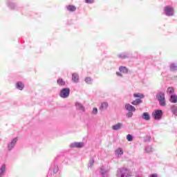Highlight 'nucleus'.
I'll list each match as a JSON object with an SVG mask.
<instances>
[{
  "label": "nucleus",
  "instance_id": "nucleus-32",
  "mask_svg": "<svg viewBox=\"0 0 177 177\" xmlns=\"http://www.w3.org/2000/svg\"><path fill=\"white\" fill-rule=\"evenodd\" d=\"M53 172V174H56L57 172H59V167L57 165L54 166Z\"/></svg>",
  "mask_w": 177,
  "mask_h": 177
},
{
  "label": "nucleus",
  "instance_id": "nucleus-4",
  "mask_svg": "<svg viewBox=\"0 0 177 177\" xmlns=\"http://www.w3.org/2000/svg\"><path fill=\"white\" fill-rule=\"evenodd\" d=\"M162 115L163 112L161 109L155 110L152 113V117L155 121H160V120H162Z\"/></svg>",
  "mask_w": 177,
  "mask_h": 177
},
{
  "label": "nucleus",
  "instance_id": "nucleus-6",
  "mask_svg": "<svg viewBox=\"0 0 177 177\" xmlns=\"http://www.w3.org/2000/svg\"><path fill=\"white\" fill-rule=\"evenodd\" d=\"M17 140H19V138H15L10 142L7 144V149L8 151H12V150L15 149V147L16 146V143H17Z\"/></svg>",
  "mask_w": 177,
  "mask_h": 177
},
{
  "label": "nucleus",
  "instance_id": "nucleus-2",
  "mask_svg": "<svg viewBox=\"0 0 177 177\" xmlns=\"http://www.w3.org/2000/svg\"><path fill=\"white\" fill-rule=\"evenodd\" d=\"M118 177H131L132 174L127 168L122 167L118 169V173L116 174Z\"/></svg>",
  "mask_w": 177,
  "mask_h": 177
},
{
  "label": "nucleus",
  "instance_id": "nucleus-29",
  "mask_svg": "<svg viewBox=\"0 0 177 177\" xmlns=\"http://www.w3.org/2000/svg\"><path fill=\"white\" fill-rule=\"evenodd\" d=\"M171 111L174 115L177 116V104L173 105L171 106Z\"/></svg>",
  "mask_w": 177,
  "mask_h": 177
},
{
  "label": "nucleus",
  "instance_id": "nucleus-9",
  "mask_svg": "<svg viewBox=\"0 0 177 177\" xmlns=\"http://www.w3.org/2000/svg\"><path fill=\"white\" fill-rule=\"evenodd\" d=\"M85 146V144L82 142H75L70 144L71 149H82Z\"/></svg>",
  "mask_w": 177,
  "mask_h": 177
},
{
  "label": "nucleus",
  "instance_id": "nucleus-34",
  "mask_svg": "<svg viewBox=\"0 0 177 177\" xmlns=\"http://www.w3.org/2000/svg\"><path fill=\"white\" fill-rule=\"evenodd\" d=\"M92 114H93L94 115H96V114H97V108L96 107L93 108L92 111Z\"/></svg>",
  "mask_w": 177,
  "mask_h": 177
},
{
  "label": "nucleus",
  "instance_id": "nucleus-26",
  "mask_svg": "<svg viewBox=\"0 0 177 177\" xmlns=\"http://www.w3.org/2000/svg\"><path fill=\"white\" fill-rule=\"evenodd\" d=\"M84 82H86V84H88V85H92L93 80L89 77H87L84 79Z\"/></svg>",
  "mask_w": 177,
  "mask_h": 177
},
{
  "label": "nucleus",
  "instance_id": "nucleus-22",
  "mask_svg": "<svg viewBox=\"0 0 177 177\" xmlns=\"http://www.w3.org/2000/svg\"><path fill=\"white\" fill-rule=\"evenodd\" d=\"M15 88L16 89H19V91H23V82H17L15 84Z\"/></svg>",
  "mask_w": 177,
  "mask_h": 177
},
{
  "label": "nucleus",
  "instance_id": "nucleus-1",
  "mask_svg": "<svg viewBox=\"0 0 177 177\" xmlns=\"http://www.w3.org/2000/svg\"><path fill=\"white\" fill-rule=\"evenodd\" d=\"M133 97L138 98L132 101L131 104H133V106H139V104L143 103V100H142V99L145 98V95L143 93H136L133 94Z\"/></svg>",
  "mask_w": 177,
  "mask_h": 177
},
{
  "label": "nucleus",
  "instance_id": "nucleus-21",
  "mask_svg": "<svg viewBox=\"0 0 177 177\" xmlns=\"http://www.w3.org/2000/svg\"><path fill=\"white\" fill-rule=\"evenodd\" d=\"M142 118L145 121H150V115L149 114V113L145 112L142 113Z\"/></svg>",
  "mask_w": 177,
  "mask_h": 177
},
{
  "label": "nucleus",
  "instance_id": "nucleus-14",
  "mask_svg": "<svg viewBox=\"0 0 177 177\" xmlns=\"http://www.w3.org/2000/svg\"><path fill=\"white\" fill-rule=\"evenodd\" d=\"M6 174V165L3 164L0 167V177L5 176Z\"/></svg>",
  "mask_w": 177,
  "mask_h": 177
},
{
  "label": "nucleus",
  "instance_id": "nucleus-10",
  "mask_svg": "<svg viewBox=\"0 0 177 177\" xmlns=\"http://www.w3.org/2000/svg\"><path fill=\"white\" fill-rule=\"evenodd\" d=\"M76 110L80 111V113H85V106L82 105L80 102L75 103Z\"/></svg>",
  "mask_w": 177,
  "mask_h": 177
},
{
  "label": "nucleus",
  "instance_id": "nucleus-24",
  "mask_svg": "<svg viewBox=\"0 0 177 177\" xmlns=\"http://www.w3.org/2000/svg\"><path fill=\"white\" fill-rule=\"evenodd\" d=\"M169 101L171 102V103H177V95H170Z\"/></svg>",
  "mask_w": 177,
  "mask_h": 177
},
{
  "label": "nucleus",
  "instance_id": "nucleus-8",
  "mask_svg": "<svg viewBox=\"0 0 177 177\" xmlns=\"http://www.w3.org/2000/svg\"><path fill=\"white\" fill-rule=\"evenodd\" d=\"M119 71L120 72H116V75H118V77H120V78L124 77L122 74H128V68L125 66H120Z\"/></svg>",
  "mask_w": 177,
  "mask_h": 177
},
{
  "label": "nucleus",
  "instance_id": "nucleus-15",
  "mask_svg": "<svg viewBox=\"0 0 177 177\" xmlns=\"http://www.w3.org/2000/svg\"><path fill=\"white\" fill-rule=\"evenodd\" d=\"M124 126V124L121 122H119L113 126H112V129L113 131H120V129H121V128H122V127Z\"/></svg>",
  "mask_w": 177,
  "mask_h": 177
},
{
  "label": "nucleus",
  "instance_id": "nucleus-27",
  "mask_svg": "<svg viewBox=\"0 0 177 177\" xmlns=\"http://www.w3.org/2000/svg\"><path fill=\"white\" fill-rule=\"evenodd\" d=\"M170 71H177V64H171L169 66Z\"/></svg>",
  "mask_w": 177,
  "mask_h": 177
},
{
  "label": "nucleus",
  "instance_id": "nucleus-17",
  "mask_svg": "<svg viewBox=\"0 0 177 177\" xmlns=\"http://www.w3.org/2000/svg\"><path fill=\"white\" fill-rule=\"evenodd\" d=\"M7 5L8 6V8H10V9H14L15 10H17V4L12 2V1H8L7 3Z\"/></svg>",
  "mask_w": 177,
  "mask_h": 177
},
{
  "label": "nucleus",
  "instance_id": "nucleus-7",
  "mask_svg": "<svg viewBox=\"0 0 177 177\" xmlns=\"http://www.w3.org/2000/svg\"><path fill=\"white\" fill-rule=\"evenodd\" d=\"M175 13V10H174V8H172L170 6H167L165 7V15L168 17H172L174 16Z\"/></svg>",
  "mask_w": 177,
  "mask_h": 177
},
{
  "label": "nucleus",
  "instance_id": "nucleus-37",
  "mask_svg": "<svg viewBox=\"0 0 177 177\" xmlns=\"http://www.w3.org/2000/svg\"><path fill=\"white\" fill-rule=\"evenodd\" d=\"M136 177H142V176H139V175H138V176H136Z\"/></svg>",
  "mask_w": 177,
  "mask_h": 177
},
{
  "label": "nucleus",
  "instance_id": "nucleus-33",
  "mask_svg": "<svg viewBox=\"0 0 177 177\" xmlns=\"http://www.w3.org/2000/svg\"><path fill=\"white\" fill-rule=\"evenodd\" d=\"M133 112H129H129L127 113L126 117H127V118H131V117H133Z\"/></svg>",
  "mask_w": 177,
  "mask_h": 177
},
{
  "label": "nucleus",
  "instance_id": "nucleus-28",
  "mask_svg": "<svg viewBox=\"0 0 177 177\" xmlns=\"http://www.w3.org/2000/svg\"><path fill=\"white\" fill-rule=\"evenodd\" d=\"M93 164H95V160L93 158H91L88 164V168H92V167H93Z\"/></svg>",
  "mask_w": 177,
  "mask_h": 177
},
{
  "label": "nucleus",
  "instance_id": "nucleus-16",
  "mask_svg": "<svg viewBox=\"0 0 177 177\" xmlns=\"http://www.w3.org/2000/svg\"><path fill=\"white\" fill-rule=\"evenodd\" d=\"M72 81L75 84L80 82V75L77 73H73Z\"/></svg>",
  "mask_w": 177,
  "mask_h": 177
},
{
  "label": "nucleus",
  "instance_id": "nucleus-31",
  "mask_svg": "<svg viewBox=\"0 0 177 177\" xmlns=\"http://www.w3.org/2000/svg\"><path fill=\"white\" fill-rule=\"evenodd\" d=\"M127 140H128V142H132V140H133V136H132V135L131 134H128L127 136Z\"/></svg>",
  "mask_w": 177,
  "mask_h": 177
},
{
  "label": "nucleus",
  "instance_id": "nucleus-23",
  "mask_svg": "<svg viewBox=\"0 0 177 177\" xmlns=\"http://www.w3.org/2000/svg\"><path fill=\"white\" fill-rule=\"evenodd\" d=\"M57 84L59 85V86H64L66 85V82L63 80V79L59 78L57 80Z\"/></svg>",
  "mask_w": 177,
  "mask_h": 177
},
{
  "label": "nucleus",
  "instance_id": "nucleus-19",
  "mask_svg": "<svg viewBox=\"0 0 177 177\" xmlns=\"http://www.w3.org/2000/svg\"><path fill=\"white\" fill-rule=\"evenodd\" d=\"M66 10H68V12H75V10H77V8L75 6L68 5L66 6Z\"/></svg>",
  "mask_w": 177,
  "mask_h": 177
},
{
  "label": "nucleus",
  "instance_id": "nucleus-25",
  "mask_svg": "<svg viewBox=\"0 0 177 177\" xmlns=\"http://www.w3.org/2000/svg\"><path fill=\"white\" fill-rule=\"evenodd\" d=\"M175 93V89L174 88V87H169L167 89V95H174V93Z\"/></svg>",
  "mask_w": 177,
  "mask_h": 177
},
{
  "label": "nucleus",
  "instance_id": "nucleus-30",
  "mask_svg": "<svg viewBox=\"0 0 177 177\" xmlns=\"http://www.w3.org/2000/svg\"><path fill=\"white\" fill-rule=\"evenodd\" d=\"M145 150L146 153H153V147H151L150 146L146 147Z\"/></svg>",
  "mask_w": 177,
  "mask_h": 177
},
{
  "label": "nucleus",
  "instance_id": "nucleus-11",
  "mask_svg": "<svg viewBox=\"0 0 177 177\" xmlns=\"http://www.w3.org/2000/svg\"><path fill=\"white\" fill-rule=\"evenodd\" d=\"M124 109L129 112L135 113V111H136V108H135V106H132L130 104H126L124 105Z\"/></svg>",
  "mask_w": 177,
  "mask_h": 177
},
{
  "label": "nucleus",
  "instance_id": "nucleus-18",
  "mask_svg": "<svg viewBox=\"0 0 177 177\" xmlns=\"http://www.w3.org/2000/svg\"><path fill=\"white\" fill-rule=\"evenodd\" d=\"M109 107V103L106 102H102L101 106H100V110L101 111H103L104 110H107V108Z\"/></svg>",
  "mask_w": 177,
  "mask_h": 177
},
{
  "label": "nucleus",
  "instance_id": "nucleus-3",
  "mask_svg": "<svg viewBox=\"0 0 177 177\" xmlns=\"http://www.w3.org/2000/svg\"><path fill=\"white\" fill-rule=\"evenodd\" d=\"M156 99H158L159 102L160 106L162 107H165L167 105L166 101H165V94L164 93L160 92L156 95Z\"/></svg>",
  "mask_w": 177,
  "mask_h": 177
},
{
  "label": "nucleus",
  "instance_id": "nucleus-5",
  "mask_svg": "<svg viewBox=\"0 0 177 177\" xmlns=\"http://www.w3.org/2000/svg\"><path fill=\"white\" fill-rule=\"evenodd\" d=\"M59 96L62 99H67L70 96V88L66 87L62 88L59 92Z\"/></svg>",
  "mask_w": 177,
  "mask_h": 177
},
{
  "label": "nucleus",
  "instance_id": "nucleus-35",
  "mask_svg": "<svg viewBox=\"0 0 177 177\" xmlns=\"http://www.w3.org/2000/svg\"><path fill=\"white\" fill-rule=\"evenodd\" d=\"M86 3H93L95 0H85Z\"/></svg>",
  "mask_w": 177,
  "mask_h": 177
},
{
  "label": "nucleus",
  "instance_id": "nucleus-13",
  "mask_svg": "<svg viewBox=\"0 0 177 177\" xmlns=\"http://www.w3.org/2000/svg\"><path fill=\"white\" fill-rule=\"evenodd\" d=\"M109 172V170L106 169V167L102 166L100 168V173L101 174L102 177H107V173Z\"/></svg>",
  "mask_w": 177,
  "mask_h": 177
},
{
  "label": "nucleus",
  "instance_id": "nucleus-20",
  "mask_svg": "<svg viewBox=\"0 0 177 177\" xmlns=\"http://www.w3.org/2000/svg\"><path fill=\"white\" fill-rule=\"evenodd\" d=\"M130 55L129 53H123L121 54L118 55V57L119 59H127V57H129Z\"/></svg>",
  "mask_w": 177,
  "mask_h": 177
},
{
  "label": "nucleus",
  "instance_id": "nucleus-36",
  "mask_svg": "<svg viewBox=\"0 0 177 177\" xmlns=\"http://www.w3.org/2000/svg\"><path fill=\"white\" fill-rule=\"evenodd\" d=\"M149 177H158V174H153L149 175Z\"/></svg>",
  "mask_w": 177,
  "mask_h": 177
},
{
  "label": "nucleus",
  "instance_id": "nucleus-12",
  "mask_svg": "<svg viewBox=\"0 0 177 177\" xmlns=\"http://www.w3.org/2000/svg\"><path fill=\"white\" fill-rule=\"evenodd\" d=\"M115 156L118 158L124 156V149L121 147L116 149L115 151Z\"/></svg>",
  "mask_w": 177,
  "mask_h": 177
}]
</instances>
